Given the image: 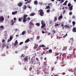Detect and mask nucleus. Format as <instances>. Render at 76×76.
Segmentation results:
<instances>
[{
    "label": "nucleus",
    "mask_w": 76,
    "mask_h": 76,
    "mask_svg": "<svg viewBox=\"0 0 76 76\" xmlns=\"http://www.w3.org/2000/svg\"><path fill=\"white\" fill-rule=\"evenodd\" d=\"M35 13H32L30 15V16H34V15H35Z\"/></svg>",
    "instance_id": "412c9836"
},
{
    "label": "nucleus",
    "mask_w": 76,
    "mask_h": 76,
    "mask_svg": "<svg viewBox=\"0 0 76 76\" xmlns=\"http://www.w3.org/2000/svg\"><path fill=\"white\" fill-rule=\"evenodd\" d=\"M28 16V15H23V18H24V19H26V17H27Z\"/></svg>",
    "instance_id": "4be33fe9"
},
{
    "label": "nucleus",
    "mask_w": 76,
    "mask_h": 76,
    "mask_svg": "<svg viewBox=\"0 0 76 76\" xmlns=\"http://www.w3.org/2000/svg\"><path fill=\"white\" fill-rule=\"evenodd\" d=\"M35 25L37 26H40V24L39 23H37L35 24Z\"/></svg>",
    "instance_id": "393cba45"
},
{
    "label": "nucleus",
    "mask_w": 76,
    "mask_h": 76,
    "mask_svg": "<svg viewBox=\"0 0 76 76\" xmlns=\"http://www.w3.org/2000/svg\"><path fill=\"white\" fill-rule=\"evenodd\" d=\"M67 49V47H64L63 48V50H66Z\"/></svg>",
    "instance_id": "f704fd0d"
},
{
    "label": "nucleus",
    "mask_w": 76,
    "mask_h": 76,
    "mask_svg": "<svg viewBox=\"0 0 76 76\" xmlns=\"http://www.w3.org/2000/svg\"><path fill=\"white\" fill-rule=\"evenodd\" d=\"M55 32H56V31L55 30H54L53 31V34H55Z\"/></svg>",
    "instance_id": "13d9d810"
},
{
    "label": "nucleus",
    "mask_w": 76,
    "mask_h": 76,
    "mask_svg": "<svg viewBox=\"0 0 76 76\" xmlns=\"http://www.w3.org/2000/svg\"><path fill=\"white\" fill-rule=\"evenodd\" d=\"M39 47H45V46H44V45H40L39 46Z\"/></svg>",
    "instance_id": "2f4dec72"
},
{
    "label": "nucleus",
    "mask_w": 76,
    "mask_h": 76,
    "mask_svg": "<svg viewBox=\"0 0 76 76\" xmlns=\"http://www.w3.org/2000/svg\"><path fill=\"white\" fill-rule=\"evenodd\" d=\"M75 71H74V75L76 76V68H75Z\"/></svg>",
    "instance_id": "5701e85b"
},
{
    "label": "nucleus",
    "mask_w": 76,
    "mask_h": 76,
    "mask_svg": "<svg viewBox=\"0 0 76 76\" xmlns=\"http://www.w3.org/2000/svg\"><path fill=\"white\" fill-rule=\"evenodd\" d=\"M71 22H72V20H69V23H71Z\"/></svg>",
    "instance_id": "3c124183"
},
{
    "label": "nucleus",
    "mask_w": 76,
    "mask_h": 76,
    "mask_svg": "<svg viewBox=\"0 0 76 76\" xmlns=\"http://www.w3.org/2000/svg\"><path fill=\"white\" fill-rule=\"evenodd\" d=\"M70 39V41H71L72 42H73V38Z\"/></svg>",
    "instance_id": "79ce46f5"
},
{
    "label": "nucleus",
    "mask_w": 76,
    "mask_h": 76,
    "mask_svg": "<svg viewBox=\"0 0 76 76\" xmlns=\"http://www.w3.org/2000/svg\"><path fill=\"white\" fill-rule=\"evenodd\" d=\"M70 6H72V4H70V3H69L68 4V7H69Z\"/></svg>",
    "instance_id": "58836bf2"
},
{
    "label": "nucleus",
    "mask_w": 76,
    "mask_h": 76,
    "mask_svg": "<svg viewBox=\"0 0 76 76\" xmlns=\"http://www.w3.org/2000/svg\"><path fill=\"white\" fill-rule=\"evenodd\" d=\"M26 34V31H23L22 33V34L23 35H24V34Z\"/></svg>",
    "instance_id": "c756f323"
},
{
    "label": "nucleus",
    "mask_w": 76,
    "mask_h": 76,
    "mask_svg": "<svg viewBox=\"0 0 76 76\" xmlns=\"http://www.w3.org/2000/svg\"><path fill=\"white\" fill-rule=\"evenodd\" d=\"M61 26L62 27L64 26V24H63V23L61 24Z\"/></svg>",
    "instance_id": "bf43d9fd"
},
{
    "label": "nucleus",
    "mask_w": 76,
    "mask_h": 76,
    "mask_svg": "<svg viewBox=\"0 0 76 76\" xmlns=\"http://www.w3.org/2000/svg\"><path fill=\"white\" fill-rule=\"evenodd\" d=\"M0 28L1 29H3V28H4V26H0Z\"/></svg>",
    "instance_id": "4c0bfd02"
},
{
    "label": "nucleus",
    "mask_w": 76,
    "mask_h": 76,
    "mask_svg": "<svg viewBox=\"0 0 76 76\" xmlns=\"http://www.w3.org/2000/svg\"><path fill=\"white\" fill-rule=\"evenodd\" d=\"M40 39V36H37V37L36 39H37V40H39V39Z\"/></svg>",
    "instance_id": "bb28decb"
},
{
    "label": "nucleus",
    "mask_w": 76,
    "mask_h": 76,
    "mask_svg": "<svg viewBox=\"0 0 76 76\" xmlns=\"http://www.w3.org/2000/svg\"><path fill=\"white\" fill-rule=\"evenodd\" d=\"M27 7H28V9H31V7L29 6H27Z\"/></svg>",
    "instance_id": "4d7b16f0"
},
{
    "label": "nucleus",
    "mask_w": 76,
    "mask_h": 76,
    "mask_svg": "<svg viewBox=\"0 0 76 76\" xmlns=\"http://www.w3.org/2000/svg\"><path fill=\"white\" fill-rule=\"evenodd\" d=\"M65 12H66V11H65V10H63V14L65 13Z\"/></svg>",
    "instance_id": "864d4df0"
},
{
    "label": "nucleus",
    "mask_w": 76,
    "mask_h": 76,
    "mask_svg": "<svg viewBox=\"0 0 76 76\" xmlns=\"http://www.w3.org/2000/svg\"><path fill=\"white\" fill-rule=\"evenodd\" d=\"M13 37L12 36L10 37V41H11L13 39Z\"/></svg>",
    "instance_id": "7c9ffc66"
},
{
    "label": "nucleus",
    "mask_w": 76,
    "mask_h": 76,
    "mask_svg": "<svg viewBox=\"0 0 76 76\" xmlns=\"http://www.w3.org/2000/svg\"><path fill=\"white\" fill-rule=\"evenodd\" d=\"M67 34L66 33L65 34V35L63 37V38H64L66 37H67Z\"/></svg>",
    "instance_id": "e433bc0d"
},
{
    "label": "nucleus",
    "mask_w": 76,
    "mask_h": 76,
    "mask_svg": "<svg viewBox=\"0 0 76 76\" xmlns=\"http://www.w3.org/2000/svg\"><path fill=\"white\" fill-rule=\"evenodd\" d=\"M11 25H14V22L13 19L11 20Z\"/></svg>",
    "instance_id": "2eb2a0df"
},
{
    "label": "nucleus",
    "mask_w": 76,
    "mask_h": 76,
    "mask_svg": "<svg viewBox=\"0 0 76 76\" xmlns=\"http://www.w3.org/2000/svg\"><path fill=\"white\" fill-rule=\"evenodd\" d=\"M27 20H31V18H30L28 17L27 18Z\"/></svg>",
    "instance_id": "8fccbe9b"
},
{
    "label": "nucleus",
    "mask_w": 76,
    "mask_h": 76,
    "mask_svg": "<svg viewBox=\"0 0 76 76\" xmlns=\"http://www.w3.org/2000/svg\"><path fill=\"white\" fill-rule=\"evenodd\" d=\"M73 48H74V47H70L69 50H70V51H71V50H73Z\"/></svg>",
    "instance_id": "b1692460"
},
{
    "label": "nucleus",
    "mask_w": 76,
    "mask_h": 76,
    "mask_svg": "<svg viewBox=\"0 0 76 76\" xmlns=\"http://www.w3.org/2000/svg\"><path fill=\"white\" fill-rule=\"evenodd\" d=\"M30 41V39H27L26 41L25 42V43H27V42H29Z\"/></svg>",
    "instance_id": "ddd939ff"
},
{
    "label": "nucleus",
    "mask_w": 76,
    "mask_h": 76,
    "mask_svg": "<svg viewBox=\"0 0 76 76\" xmlns=\"http://www.w3.org/2000/svg\"><path fill=\"white\" fill-rule=\"evenodd\" d=\"M23 42H20L19 43V45H22V44H23Z\"/></svg>",
    "instance_id": "c03bdc74"
},
{
    "label": "nucleus",
    "mask_w": 76,
    "mask_h": 76,
    "mask_svg": "<svg viewBox=\"0 0 76 76\" xmlns=\"http://www.w3.org/2000/svg\"><path fill=\"white\" fill-rule=\"evenodd\" d=\"M28 57L26 56L24 58V61H28Z\"/></svg>",
    "instance_id": "f3484780"
},
{
    "label": "nucleus",
    "mask_w": 76,
    "mask_h": 76,
    "mask_svg": "<svg viewBox=\"0 0 76 76\" xmlns=\"http://www.w3.org/2000/svg\"><path fill=\"white\" fill-rule=\"evenodd\" d=\"M55 27H57V26H59V24H57L55 25Z\"/></svg>",
    "instance_id": "c9c22d12"
},
{
    "label": "nucleus",
    "mask_w": 76,
    "mask_h": 76,
    "mask_svg": "<svg viewBox=\"0 0 76 76\" xmlns=\"http://www.w3.org/2000/svg\"><path fill=\"white\" fill-rule=\"evenodd\" d=\"M26 5H25L24 7H23V9H24V10H26Z\"/></svg>",
    "instance_id": "a878e982"
},
{
    "label": "nucleus",
    "mask_w": 76,
    "mask_h": 76,
    "mask_svg": "<svg viewBox=\"0 0 76 76\" xmlns=\"http://www.w3.org/2000/svg\"><path fill=\"white\" fill-rule=\"evenodd\" d=\"M17 13H18V11H15L14 12H12V15H16V14H17Z\"/></svg>",
    "instance_id": "dca6fc26"
},
{
    "label": "nucleus",
    "mask_w": 76,
    "mask_h": 76,
    "mask_svg": "<svg viewBox=\"0 0 76 76\" xmlns=\"http://www.w3.org/2000/svg\"><path fill=\"white\" fill-rule=\"evenodd\" d=\"M18 44V40H16L15 41L14 44V46L15 47L16 46V45H17Z\"/></svg>",
    "instance_id": "0eeeda50"
},
{
    "label": "nucleus",
    "mask_w": 76,
    "mask_h": 76,
    "mask_svg": "<svg viewBox=\"0 0 76 76\" xmlns=\"http://www.w3.org/2000/svg\"><path fill=\"white\" fill-rule=\"evenodd\" d=\"M67 2H68V1H66L64 3V4H63V6H64V5H65V6H66V5H67Z\"/></svg>",
    "instance_id": "4468645a"
},
{
    "label": "nucleus",
    "mask_w": 76,
    "mask_h": 76,
    "mask_svg": "<svg viewBox=\"0 0 76 76\" xmlns=\"http://www.w3.org/2000/svg\"><path fill=\"white\" fill-rule=\"evenodd\" d=\"M50 10H47V13H49V12H50Z\"/></svg>",
    "instance_id": "a18cd8bd"
},
{
    "label": "nucleus",
    "mask_w": 76,
    "mask_h": 76,
    "mask_svg": "<svg viewBox=\"0 0 76 76\" xmlns=\"http://www.w3.org/2000/svg\"><path fill=\"white\" fill-rule=\"evenodd\" d=\"M25 57V55H23V54H22L21 55V59L22 58H23Z\"/></svg>",
    "instance_id": "c85d7f7f"
},
{
    "label": "nucleus",
    "mask_w": 76,
    "mask_h": 76,
    "mask_svg": "<svg viewBox=\"0 0 76 76\" xmlns=\"http://www.w3.org/2000/svg\"><path fill=\"white\" fill-rule=\"evenodd\" d=\"M30 64H36L37 62H36V60H35V58H34L33 61V60H32V58L31 61V62H30Z\"/></svg>",
    "instance_id": "7ed1b4c3"
},
{
    "label": "nucleus",
    "mask_w": 76,
    "mask_h": 76,
    "mask_svg": "<svg viewBox=\"0 0 76 76\" xmlns=\"http://www.w3.org/2000/svg\"><path fill=\"white\" fill-rule=\"evenodd\" d=\"M42 34H44V33H45V32H44V31H42Z\"/></svg>",
    "instance_id": "e2e57ef3"
},
{
    "label": "nucleus",
    "mask_w": 76,
    "mask_h": 76,
    "mask_svg": "<svg viewBox=\"0 0 76 76\" xmlns=\"http://www.w3.org/2000/svg\"><path fill=\"white\" fill-rule=\"evenodd\" d=\"M22 5H23V3L20 2H19L17 4V6L19 7H20L21 6H22Z\"/></svg>",
    "instance_id": "39448f33"
},
{
    "label": "nucleus",
    "mask_w": 76,
    "mask_h": 76,
    "mask_svg": "<svg viewBox=\"0 0 76 76\" xmlns=\"http://www.w3.org/2000/svg\"><path fill=\"white\" fill-rule=\"evenodd\" d=\"M64 27L66 29H69V28H70V26H67V25H65Z\"/></svg>",
    "instance_id": "9b49d317"
},
{
    "label": "nucleus",
    "mask_w": 76,
    "mask_h": 76,
    "mask_svg": "<svg viewBox=\"0 0 76 76\" xmlns=\"http://www.w3.org/2000/svg\"><path fill=\"white\" fill-rule=\"evenodd\" d=\"M49 24H51V23H52V20H50Z\"/></svg>",
    "instance_id": "09e8293b"
},
{
    "label": "nucleus",
    "mask_w": 76,
    "mask_h": 76,
    "mask_svg": "<svg viewBox=\"0 0 76 76\" xmlns=\"http://www.w3.org/2000/svg\"><path fill=\"white\" fill-rule=\"evenodd\" d=\"M54 70V68H52L51 69V71H53Z\"/></svg>",
    "instance_id": "69168bd1"
},
{
    "label": "nucleus",
    "mask_w": 76,
    "mask_h": 76,
    "mask_svg": "<svg viewBox=\"0 0 76 76\" xmlns=\"http://www.w3.org/2000/svg\"><path fill=\"white\" fill-rule=\"evenodd\" d=\"M62 18H63V15H61L58 17V20H60L61 19H62Z\"/></svg>",
    "instance_id": "6e6552de"
},
{
    "label": "nucleus",
    "mask_w": 76,
    "mask_h": 76,
    "mask_svg": "<svg viewBox=\"0 0 76 76\" xmlns=\"http://www.w3.org/2000/svg\"><path fill=\"white\" fill-rule=\"evenodd\" d=\"M5 47V45L4 44H3L2 46V48H4Z\"/></svg>",
    "instance_id": "37998d69"
},
{
    "label": "nucleus",
    "mask_w": 76,
    "mask_h": 76,
    "mask_svg": "<svg viewBox=\"0 0 76 76\" xmlns=\"http://www.w3.org/2000/svg\"><path fill=\"white\" fill-rule=\"evenodd\" d=\"M54 19V22H56V21L57 20V17L56 16H55Z\"/></svg>",
    "instance_id": "a211bd4d"
},
{
    "label": "nucleus",
    "mask_w": 76,
    "mask_h": 76,
    "mask_svg": "<svg viewBox=\"0 0 76 76\" xmlns=\"http://www.w3.org/2000/svg\"><path fill=\"white\" fill-rule=\"evenodd\" d=\"M29 25H34V24L33 23H32V22L30 21L29 23Z\"/></svg>",
    "instance_id": "cd10ccee"
},
{
    "label": "nucleus",
    "mask_w": 76,
    "mask_h": 76,
    "mask_svg": "<svg viewBox=\"0 0 76 76\" xmlns=\"http://www.w3.org/2000/svg\"><path fill=\"white\" fill-rule=\"evenodd\" d=\"M73 5H72L71 6L69 7V10L70 11H72L73 9Z\"/></svg>",
    "instance_id": "9d476101"
},
{
    "label": "nucleus",
    "mask_w": 76,
    "mask_h": 76,
    "mask_svg": "<svg viewBox=\"0 0 76 76\" xmlns=\"http://www.w3.org/2000/svg\"><path fill=\"white\" fill-rule=\"evenodd\" d=\"M23 19V17L19 18H18V21L19 22H21V21H22V19Z\"/></svg>",
    "instance_id": "1a4fd4ad"
},
{
    "label": "nucleus",
    "mask_w": 76,
    "mask_h": 76,
    "mask_svg": "<svg viewBox=\"0 0 76 76\" xmlns=\"http://www.w3.org/2000/svg\"><path fill=\"white\" fill-rule=\"evenodd\" d=\"M41 24L42 25L41 26V28H43L45 27L46 24L45 23V21L43 20L41 21Z\"/></svg>",
    "instance_id": "f03ea898"
},
{
    "label": "nucleus",
    "mask_w": 76,
    "mask_h": 76,
    "mask_svg": "<svg viewBox=\"0 0 76 76\" xmlns=\"http://www.w3.org/2000/svg\"><path fill=\"white\" fill-rule=\"evenodd\" d=\"M14 20H16V18H14Z\"/></svg>",
    "instance_id": "0e129e2a"
},
{
    "label": "nucleus",
    "mask_w": 76,
    "mask_h": 76,
    "mask_svg": "<svg viewBox=\"0 0 76 76\" xmlns=\"http://www.w3.org/2000/svg\"><path fill=\"white\" fill-rule=\"evenodd\" d=\"M72 23L73 25L75 26V24H76V22H75L74 21H72Z\"/></svg>",
    "instance_id": "72a5a7b5"
},
{
    "label": "nucleus",
    "mask_w": 76,
    "mask_h": 76,
    "mask_svg": "<svg viewBox=\"0 0 76 76\" xmlns=\"http://www.w3.org/2000/svg\"><path fill=\"white\" fill-rule=\"evenodd\" d=\"M50 9V5H49L48 6L46 7L45 8V9Z\"/></svg>",
    "instance_id": "aec40b11"
},
{
    "label": "nucleus",
    "mask_w": 76,
    "mask_h": 76,
    "mask_svg": "<svg viewBox=\"0 0 76 76\" xmlns=\"http://www.w3.org/2000/svg\"><path fill=\"white\" fill-rule=\"evenodd\" d=\"M65 54L64 53H63L62 55V56L63 57H64V55H65Z\"/></svg>",
    "instance_id": "338daca9"
},
{
    "label": "nucleus",
    "mask_w": 76,
    "mask_h": 76,
    "mask_svg": "<svg viewBox=\"0 0 76 76\" xmlns=\"http://www.w3.org/2000/svg\"><path fill=\"white\" fill-rule=\"evenodd\" d=\"M31 1H32V0H29V1H28V3H31Z\"/></svg>",
    "instance_id": "de8ad7c7"
},
{
    "label": "nucleus",
    "mask_w": 76,
    "mask_h": 76,
    "mask_svg": "<svg viewBox=\"0 0 76 76\" xmlns=\"http://www.w3.org/2000/svg\"><path fill=\"white\" fill-rule=\"evenodd\" d=\"M27 21V19L26 18H23V22H26Z\"/></svg>",
    "instance_id": "6ab92c4d"
},
{
    "label": "nucleus",
    "mask_w": 76,
    "mask_h": 76,
    "mask_svg": "<svg viewBox=\"0 0 76 76\" xmlns=\"http://www.w3.org/2000/svg\"><path fill=\"white\" fill-rule=\"evenodd\" d=\"M72 18L73 19H76V17H75V16L74 15H73L72 17Z\"/></svg>",
    "instance_id": "ea45409f"
},
{
    "label": "nucleus",
    "mask_w": 76,
    "mask_h": 76,
    "mask_svg": "<svg viewBox=\"0 0 76 76\" xmlns=\"http://www.w3.org/2000/svg\"><path fill=\"white\" fill-rule=\"evenodd\" d=\"M38 2L37 1H35L34 2V4L35 5H37L38 4Z\"/></svg>",
    "instance_id": "f8f14e48"
},
{
    "label": "nucleus",
    "mask_w": 76,
    "mask_h": 76,
    "mask_svg": "<svg viewBox=\"0 0 76 76\" xmlns=\"http://www.w3.org/2000/svg\"><path fill=\"white\" fill-rule=\"evenodd\" d=\"M36 60H37V61H39V59H38V58H36Z\"/></svg>",
    "instance_id": "5fc2aeb1"
},
{
    "label": "nucleus",
    "mask_w": 76,
    "mask_h": 76,
    "mask_svg": "<svg viewBox=\"0 0 76 76\" xmlns=\"http://www.w3.org/2000/svg\"><path fill=\"white\" fill-rule=\"evenodd\" d=\"M32 68L31 67L30 68H29V70H32Z\"/></svg>",
    "instance_id": "774afa93"
},
{
    "label": "nucleus",
    "mask_w": 76,
    "mask_h": 76,
    "mask_svg": "<svg viewBox=\"0 0 76 76\" xmlns=\"http://www.w3.org/2000/svg\"><path fill=\"white\" fill-rule=\"evenodd\" d=\"M48 6H51V7H52V5H53V4H48Z\"/></svg>",
    "instance_id": "a19ab883"
},
{
    "label": "nucleus",
    "mask_w": 76,
    "mask_h": 76,
    "mask_svg": "<svg viewBox=\"0 0 76 76\" xmlns=\"http://www.w3.org/2000/svg\"><path fill=\"white\" fill-rule=\"evenodd\" d=\"M64 2V0H61V3H63Z\"/></svg>",
    "instance_id": "6e6d98bb"
},
{
    "label": "nucleus",
    "mask_w": 76,
    "mask_h": 76,
    "mask_svg": "<svg viewBox=\"0 0 76 76\" xmlns=\"http://www.w3.org/2000/svg\"><path fill=\"white\" fill-rule=\"evenodd\" d=\"M38 13H39L40 16H44V12L43 11V10L42 9H40L38 11Z\"/></svg>",
    "instance_id": "f257e3e1"
},
{
    "label": "nucleus",
    "mask_w": 76,
    "mask_h": 76,
    "mask_svg": "<svg viewBox=\"0 0 76 76\" xmlns=\"http://www.w3.org/2000/svg\"><path fill=\"white\" fill-rule=\"evenodd\" d=\"M29 28L30 29H31V28H32V26H29Z\"/></svg>",
    "instance_id": "603ef678"
},
{
    "label": "nucleus",
    "mask_w": 76,
    "mask_h": 76,
    "mask_svg": "<svg viewBox=\"0 0 76 76\" xmlns=\"http://www.w3.org/2000/svg\"><path fill=\"white\" fill-rule=\"evenodd\" d=\"M4 17L3 16H0V23H3L4 20Z\"/></svg>",
    "instance_id": "20e7f679"
},
{
    "label": "nucleus",
    "mask_w": 76,
    "mask_h": 76,
    "mask_svg": "<svg viewBox=\"0 0 76 76\" xmlns=\"http://www.w3.org/2000/svg\"><path fill=\"white\" fill-rule=\"evenodd\" d=\"M5 41V40L4 39H3L2 40V42H4Z\"/></svg>",
    "instance_id": "680f3d73"
},
{
    "label": "nucleus",
    "mask_w": 76,
    "mask_h": 76,
    "mask_svg": "<svg viewBox=\"0 0 76 76\" xmlns=\"http://www.w3.org/2000/svg\"><path fill=\"white\" fill-rule=\"evenodd\" d=\"M73 14L72 13V12H70L69 13V15H72Z\"/></svg>",
    "instance_id": "49530a36"
},
{
    "label": "nucleus",
    "mask_w": 76,
    "mask_h": 76,
    "mask_svg": "<svg viewBox=\"0 0 76 76\" xmlns=\"http://www.w3.org/2000/svg\"><path fill=\"white\" fill-rule=\"evenodd\" d=\"M48 51L49 53H52V50L51 49H50L48 50Z\"/></svg>",
    "instance_id": "473e14b6"
},
{
    "label": "nucleus",
    "mask_w": 76,
    "mask_h": 76,
    "mask_svg": "<svg viewBox=\"0 0 76 76\" xmlns=\"http://www.w3.org/2000/svg\"><path fill=\"white\" fill-rule=\"evenodd\" d=\"M57 63V61H55V64H56Z\"/></svg>",
    "instance_id": "052dcab7"
},
{
    "label": "nucleus",
    "mask_w": 76,
    "mask_h": 76,
    "mask_svg": "<svg viewBox=\"0 0 76 76\" xmlns=\"http://www.w3.org/2000/svg\"><path fill=\"white\" fill-rule=\"evenodd\" d=\"M72 31L73 32H76V27L73 28Z\"/></svg>",
    "instance_id": "423d86ee"
}]
</instances>
